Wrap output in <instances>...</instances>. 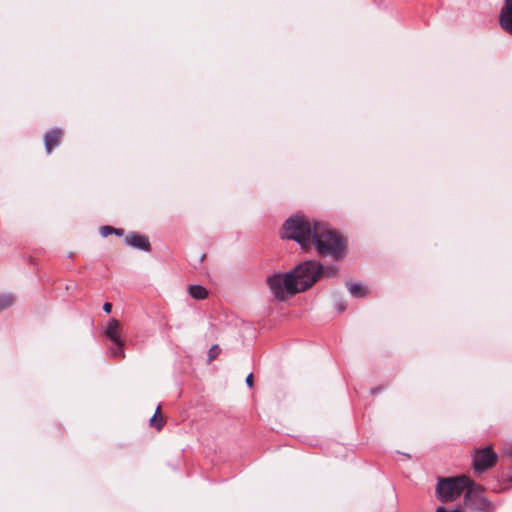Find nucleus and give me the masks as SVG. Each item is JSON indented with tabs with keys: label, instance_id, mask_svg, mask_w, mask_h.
Returning a JSON list of instances; mask_svg holds the SVG:
<instances>
[{
	"label": "nucleus",
	"instance_id": "obj_1",
	"mask_svg": "<svg viewBox=\"0 0 512 512\" xmlns=\"http://www.w3.org/2000/svg\"><path fill=\"white\" fill-rule=\"evenodd\" d=\"M311 244L319 254L331 256L335 260H340L345 253V239L325 223L314 222Z\"/></svg>",
	"mask_w": 512,
	"mask_h": 512
},
{
	"label": "nucleus",
	"instance_id": "obj_2",
	"mask_svg": "<svg viewBox=\"0 0 512 512\" xmlns=\"http://www.w3.org/2000/svg\"><path fill=\"white\" fill-rule=\"evenodd\" d=\"M314 224L300 215L288 218L282 227V238L294 240L307 250L311 247Z\"/></svg>",
	"mask_w": 512,
	"mask_h": 512
},
{
	"label": "nucleus",
	"instance_id": "obj_3",
	"mask_svg": "<svg viewBox=\"0 0 512 512\" xmlns=\"http://www.w3.org/2000/svg\"><path fill=\"white\" fill-rule=\"evenodd\" d=\"M295 277V286L299 292L310 288L322 276L323 266L316 260L304 261L289 271Z\"/></svg>",
	"mask_w": 512,
	"mask_h": 512
},
{
	"label": "nucleus",
	"instance_id": "obj_4",
	"mask_svg": "<svg viewBox=\"0 0 512 512\" xmlns=\"http://www.w3.org/2000/svg\"><path fill=\"white\" fill-rule=\"evenodd\" d=\"M469 484L470 478L465 475L440 478L436 487V495L441 502H451L456 500Z\"/></svg>",
	"mask_w": 512,
	"mask_h": 512
},
{
	"label": "nucleus",
	"instance_id": "obj_5",
	"mask_svg": "<svg viewBox=\"0 0 512 512\" xmlns=\"http://www.w3.org/2000/svg\"><path fill=\"white\" fill-rule=\"evenodd\" d=\"M272 294L278 300H285L288 295L299 293L295 286V277L292 273L274 274L267 279Z\"/></svg>",
	"mask_w": 512,
	"mask_h": 512
},
{
	"label": "nucleus",
	"instance_id": "obj_6",
	"mask_svg": "<svg viewBox=\"0 0 512 512\" xmlns=\"http://www.w3.org/2000/svg\"><path fill=\"white\" fill-rule=\"evenodd\" d=\"M465 490L464 504L467 508L487 511L491 507V503L484 496V488L481 485L470 480V484Z\"/></svg>",
	"mask_w": 512,
	"mask_h": 512
},
{
	"label": "nucleus",
	"instance_id": "obj_7",
	"mask_svg": "<svg viewBox=\"0 0 512 512\" xmlns=\"http://www.w3.org/2000/svg\"><path fill=\"white\" fill-rule=\"evenodd\" d=\"M497 462V455L490 446L477 449L473 455V469L475 473L480 474Z\"/></svg>",
	"mask_w": 512,
	"mask_h": 512
},
{
	"label": "nucleus",
	"instance_id": "obj_8",
	"mask_svg": "<svg viewBox=\"0 0 512 512\" xmlns=\"http://www.w3.org/2000/svg\"><path fill=\"white\" fill-rule=\"evenodd\" d=\"M500 27L512 36V0H505L499 13Z\"/></svg>",
	"mask_w": 512,
	"mask_h": 512
},
{
	"label": "nucleus",
	"instance_id": "obj_9",
	"mask_svg": "<svg viewBox=\"0 0 512 512\" xmlns=\"http://www.w3.org/2000/svg\"><path fill=\"white\" fill-rule=\"evenodd\" d=\"M124 241H125L126 245H128L132 248L146 251V252H149L151 250V245H150L148 237L145 235H141L137 232H133V233H130L129 235H127L126 238L124 239Z\"/></svg>",
	"mask_w": 512,
	"mask_h": 512
},
{
	"label": "nucleus",
	"instance_id": "obj_10",
	"mask_svg": "<svg viewBox=\"0 0 512 512\" xmlns=\"http://www.w3.org/2000/svg\"><path fill=\"white\" fill-rule=\"evenodd\" d=\"M63 136V132L60 128H54L44 135V144L45 149L48 154H50L54 147L59 145Z\"/></svg>",
	"mask_w": 512,
	"mask_h": 512
},
{
	"label": "nucleus",
	"instance_id": "obj_11",
	"mask_svg": "<svg viewBox=\"0 0 512 512\" xmlns=\"http://www.w3.org/2000/svg\"><path fill=\"white\" fill-rule=\"evenodd\" d=\"M120 323L115 318H111L105 329V335L112 341V343L121 342L122 339L119 334Z\"/></svg>",
	"mask_w": 512,
	"mask_h": 512
},
{
	"label": "nucleus",
	"instance_id": "obj_12",
	"mask_svg": "<svg viewBox=\"0 0 512 512\" xmlns=\"http://www.w3.org/2000/svg\"><path fill=\"white\" fill-rule=\"evenodd\" d=\"M189 295L197 300L205 299L208 295L207 290L201 285H190L188 287Z\"/></svg>",
	"mask_w": 512,
	"mask_h": 512
},
{
	"label": "nucleus",
	"instance_id": "obj_13",
	"mask_svg": "<svg viewBox=\"0 0 512 512\" xmlns=\"http://www.w3.org/2000/svg\"><path fill=\"white\" fill-rule=\"evenodd\" d=\"M348 290L353 297L360 298L367 295V290L364 286L357 283H347Z\"/></svg>",
	"mask_w": 512,
	"mask_h": 512
},
{
	"label": "nucleus",
	"instance_id": "obj_14",
	"mask_svg": "<svg viewBox=\"0 0 512 512\" xmlns=\"http://www.w3.org/2000/svg\"><path fill=\"white\" fill-rule=\"evenodd\" d=\"M123 346V341L113 343V346L109 348L110 357L123 359L125 357Z\"/></svg>",
	"mask_w": 512,
	"mask_h": 512
},
{
	"label": "nucleus",
	"instance_id": "obj_15",
	"mask_svg": "<svg viewBox=\"0 0 512 512\" xmlns=\"http://www.w3.org/2000/svg\"><path fill=\"white\" fill-rule=\"evenodd\" d=\"M15 298L12 294L0 295V312L13 305Z\"/></svg>",
	"mask_w": 512,
	"mask_h": 512
},
{
	"label": "nucleus",
	"instance_id": "obj_16",
	"mask_svg": "<svg viewBox=\"0 0 512 512\" xmlns=\"http://www.w3.org/2000/svg\"><path fill=\"white\" fill-rule=\"evenodd\" d=\"M100 234L103 237H107L111 234H115L117 236H122L124 234V231H123V229L114 228L112 226H102L100 228Z\"/></svg>",
	"mask_w": 512,
	"mask_h": 512
},
{
	"label": "nucleus",
	"instance_id": "obj_17",
	"mask_svg": "<svg viewBox=\"0 0 512 512\" xmlns=\"http://www.w3.org/2000/svg\"><path fill=\"white\" fill-rule=\"evenodd\" d=\"M160 413V406L157 407L155 414L150 419V425L155 427L158 431L162 429L164 426V419L162 416L157 418V415Z\"/></svg>",
	"mask_w": 512,
	"mask_h": 512
},
{
	"label": "nucleus",
	"instance_id": "obj_18",
	"mask_svg": "<svg viewBox=\"0 0 512 512\" xmlns=\"http://www.w3.org/2000/svg\"><path fill=\"white\" fill-rule=\"evenodd\" d=\"M338 267L336 265L327 266L326 268L323 267L322 275H326L328 277H333L337 274Z\"/></svg>",
	"mask_w": 512,
	"mask_h": 512
},
{
	"label": "nucleus",
	"instance_id": "obj_19",
	"mask_svg": "<svg viewBox=\"0 0 512 512\" xmlns=\"http://www.w3.org/2000/svg\"><path fill=\"white\" fill-rule=\"evenodd\" d=\"M218 350H219V348L217 345H214L213 347L210 348L209 353H208L209 361H212L214 358H216Z\"/></svg>",
	"mask_w": 512,
	"mask_h": 512
},
{
	"label": "nucleus",
	"instance_id": "obj_20",
	"mask_svg": "<svg viewBox=\"0 0 512 512\" xmlns=\"http://www.w3.org/2000/svg\"><path fill=\"white\" fill-rule=\"evenodd\" d=\"M112 310V304L109 302L104 303L103 305V311L107 314H109Z\"/></svg>",
	"mask_w": 512,
	"mask_h": 512
},
{
	"label": "nucleus",
	"instance_id": "obj_21",
	"mask_svg": "<svg viewBox=\"0 0 512 512\" xmlns=\"http://www.w3.org/2000/svg\"><path fill=\"white\" fill-rule=\"evenodd\" d=\"M246 384L251 388L253 387V374L250 373L247 377H246Z\"/></svg>",
	"mask_w": 512,
	"mask_h": 512
},
{
	"label": "nucleus",
	"instance_id": "obj_22",
	"mask_svg": "<svg viewBox=\"0 0 512 512\" xmlns=\"http://www.w3.org/2000/svg\"><path fill=\"white\" fill-rule=\"evenodd\" d=\"M345 309H346V305H345V303H344V302H339V303H337V310H338L339 312H343Z\"/></svg>",
	"mask_w": 512,
	"mask_h": 512
},
{
	"label": "nucleus",
	"instance_id": "obj_23",
	"mask_svg": "<svg viewBox=\"0 0 512 512\" xmlns=\"http://www.w3.org/2000/svg\"><path fill=\"white\" fill-rule=\"evenodd\" d=\"M505 454L512 460V447L508 448L506 450Z\"/></svg>",
	"mask_w": 512,
	"mask_h": 512
},
{
	"label": "nucleus",
	"instance_id": "obj_24",
	"mask_svg": "<svg viewBox=\"0 0 512 512\" xmlns=\"http://www.w3.org/2000/svg\"><path fill=\"white\" fill-rule=\"evenodd\" d=\"M436 512H447L446 508L443 507V506H439L437 509H436Z\"/></svg>",
	"mask_w": 512,
	"mask_h": 512
},
{
	"label": "nucleus",
	"instance_id": "obj_25",
	"mask_svg": "<svg viewBox=\"0 0 512 512\" xmlns=\"http://www.w3.org/2000/svg\"><path fill=\"white\" fill-rule=\"evenodd\" d=\"M205 256H206L205 254H202V255L200 256V262H203V260H204Z\"/></svg>",
	"mask_w": 512,
	"mask_h": 512
},
{
	"label": "nucleus",
	"instance_id": "obj_26",
	"mask_svg": "<svg viewBox=\"0 0 512 512\" xmlns=\"http://www.w3.org/2000/svg\"><path fill=\"white\" fill-rule=\"evenodd\" d=\"M450 512H463V511L461 509H454V510H452Z\"/></svg>",
	"mask_w": 512,
	"mask_h": 512
},
{
	"label": "nucleus",
	"instance_id": "obj_27",
	"mask_svg": "<svg viewBox=\"0 0 512 512\" xmlns=\"http://www.w3.org/2000/svg\"><path fill=\"white\" fill-rule=\"evenodd\" d=\"M510 481L512 482V476H511V478H510Z\"/></svg>",
	"mask_w": 512,
	"mask_h": 512
}]
</instances>
